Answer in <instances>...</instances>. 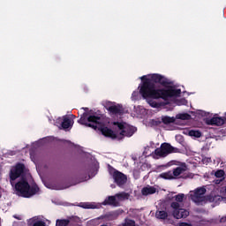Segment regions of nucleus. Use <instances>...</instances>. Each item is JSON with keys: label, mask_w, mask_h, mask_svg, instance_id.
<instances>
[{"label": "nucleus", "mask_w": 226, "mask_h": 226, "mask_svg": "<svg viewBox=\"0 0 226 226\" xmlns=\"http://www.w3.org/2000/svg\"><path fill=\"white\" fill-rule=\"evenodd\" d=\"M153 124L154 126H160V124H162V121H160V120H153Z\"/></svg>", "instance_id": "nucleus-28"}, {"label": "nucleus", "mask_w": 226, "mask_h": 226, "mask_svg": "<svg viewBox=\"0 0 226 226\" xmlns=\"http://www.w3.org/2000/svg\"><path fill=\"white\" fill-rule=\"evenodd\" d=\"M72 126V120L69 117H64L62 122V128L64 130H68Z\"/></svg>", "instance_id": "nucleus-17"}, {"label": "nucleus", "mask_w": 226, "mask_h": 226, "mask_svg": "<svg viewBox=\"0 0 226 226\" xmlns=\"http://www.w3.org/2000/svg\"><path fill=\"white\" fill-rule=\"evenodd\" d=\"M141 193L145 197H147V195H154V193H156V189L154 186L143 187Z\"/></svg>", "instance_id": "nucleus-14"}, {"label": "nucleus", "mask_w": 226, "mask_h": 226, "mask_svg": "<svg viewBox=\"0 0 226 226\" xmlns=\"http://www.w3.org/2000/svg\"><path fill=\"white\" fill-rule=\"evenodd\" d=\"M113 126H117L120 132L118 133V140H123L124 137H132L137 132V128L124 122H113Z\"/></svg>", "instance_id": "nucleus-6"}, {"label": "nucleus", "mask_w": 226, "mask_h": 226, "mask_svg": "<svg viewBox=\"0 0 226 226\" xmlns=\"http://www.w3.org/2000/svg\"><path fill=\"white\" fill-rule=\"evenodd\" d=\"M206 187H199L194 190V193L191 195V199L196 204H200V202H205L206 200Z\"/></svg>", "instance_id": "nucleus-7"}, {"label": "nucleus", "mask_w": 226, "mask_h": 226, "mask_svg": "<svg viewBox=\"0 0 226 226\" xmlns=\"http://www.w3.org/2000/svg\"><path fill=\"white\" fill-rule=\"evenodd\" d=\"M155 216L158 218V220H167V218H169V214L163 210H161L156 211Z\"/></svg>", "instance_id": "nucleus-16"}, {"label": "nucleus", "mask_w": 226, "mask_h": 226, "mask_svg": "<svg viewBox=\"0 0 226 226\" xmlns=\"http://www.w3.org/2000/svg\"><path fill=\"white\" fill-rule=\"evenodd\" d=\"M113 102H106L104 103V108L106 109V110L109 112V109H110V107H113Z\"/></svg>", "instance_id": "nucleus-25"}, {"label": "nucleus", "mask_w": 226, "mask_h": 226, "mask_svg": "<svg viewBox=\"0 0 226 226\" xmlns=\"http://www.w3.org/2000/svg\"><path fill=\"white\" fill-rule=\"evenodd\" d=\"M56 226H77V222L73 217H69L68 219H57Z\"/></svg>", "instance_id": "nucleus-10"}, {"label": "nucleus", "mask_w": 226, "mask_h": 226, "mask_svg": "<svg viewBox=\"0 0 226 226\" xmlns=\"http://www.w3.org/2000/svg\"><path fill=\"white\" fill-rule=\"evenodd\" d=\"M103 115L94 113L93 115H89L87 112H84L80 118L78 120L79 124H83L84 126H87L88 128H93V130H98L104 137H108L109 139H118V132L112 131L107 126H104L102 123Z\"/></svg>", "instance_id": "nucleus-3"}, {"label": "nucleus", "mask_w": 226, "mask_h": 226, "mask_svg": "<svg viewBox=\"0 0 226 226\" xmlns=\"http://www.w3.org/2000/svg\"><path fill=\"white\" fill-rule=\"evenodd\" d=\"M26 172V165L24 163L18 162L12 167L9 172L10 184L14 188V192H18L20 197L29 199L33 195H36L40 192V187L36 185H29L27 177H24Z\"/></svg>", "instance_id": "nucleus-2"}, {"label": "nucleus", "mask_w": 226, "mask_h": 226, "mask_svg": "<svg viewBox=\"0 0 226 226\" xmlns=\"http://www.w3.org/2000/svg\"><path fill=\"white\" fill-rule=\"evenodd\" d=\"M117 196H109L102 202V206H117Z\"/></svg>", "instance_id": "nucleus-13"}, {"label": "nucleus", "mask_w": 226, "mask_h": 226, "mask_svg": "<svg viewBox=\"0 0 226 226\" xmlns=\"http://www.w3.org/2000/svg\"><path fill=\"white\" fill-rule=\"evenodd\" d=\"M142 85L139 94L143 98H152L153 100H164L177 98L181 96V89L172 87V81L162 74H152L150 78L142 76L140 78Z\"/></svg>", "instance_id": "nucleus-1"}, {"label": "nucleus", "mask_w": 226, "mask_h": 226, "mask_svg": "<svg viewBox=\"0 0 226 226\" xmlns=\"http://www.w3.org/2000/svg\"><path fill=\"white\" fill-rule=\"evenodd\" d=\"M189 137H195L196 139H200L202 137V132L200 131L191 130L188 133Z\"/></svg>", "instance_id": "nucleus-19"}, {"label": "nucleus", "mask_w": 226, "mask_h": 226, "mask_svg": "<svg viewBox=\"0 0 226 226\" xmlns=\"http://www.w3.org/2000/svg\"><path fill=\"white\" fill-rule=\"evenodd\" d=\"M172 153H179V148L172 147L170 143H162L160 147L156 148L154 152V158H165Z\"/></svg>", "instance_id": "nucleus-5"}, {"label": "nucleus", "mask_w": 226, "mask_h": 226, "mask_svg": "<svg viewBox=\"0 0 226 226\" xmlns=\"http://www.w3.org/2000/svg\"><path fill=\"white\" fill-rule=\"evenodd\" d=\"M225 221H226V218H225V217H222V218H221V220H220L221 223H223Z\"/></svg>", "instance_id": "nucleus-31"}, {"label": "nucleus", "mask_w": 226, "mask_h": 226, "mask_svg": "<svg viewBox=\"0 0 226 226\" xmlns=\"http://www.w3.org/2000/svg\"><path fill=\"white\" fill-rule=\"evenodd\" d=\"M116 197H117L118 199H130V194L127 192H120L116 194Z\"/></svg>", "instance_id": "nucleus-22"}, {"label": "nucleus", "mask_w": 226, "mask_h": 226, "mask_svg": "<svg viewBox=\"0 0 226 226\" xmlns=\"http://www.w3.org/2000/svg\"><path fill=\"white\" fill-rule=\"evenodd\" d=\"M177 105H186V100L185 99H179L176 101Z\"/></svg>", "instance_id": "nucleus-24"}, {"label": "nucleus", "mask_w": 226, "mask_h": 226, "mask_svg": "<svg viewBox=\"0 0 226 226\" xmlns=\"http://www.w3.org/2000/svg\"><path fill=\"white\" fill-rule=\"evenodd\" d=\"M207 162L209 163V162H211V158H207Z\"/></svg>", "instance_id": "nucleus-32"}, {"label": "nucleus", "mask_w": 226, "mask_h": 226, "mask_svg": "<svg viewBox=\"0 0 226 226\" xmlns=\"http://www.w3.org/2000/svg\"><path fill=\"white\" fill-rule=\"evenodd\" d=\"M191 117L192 116L188 113H182L178 115V119H181L182 121H188Z\"/></svg>", "instance_id": "nucleus-21"}, {"label": "nucleus", "mask_w": 226, "mask_h": 226, "mask_svg": "<svg viewBox=\"0 0 226 226\" xmlns=\"http://www.w3.org/2000/svg\"><path fill=\"white\" fill-rule=\"evenodd\" d=\"M179 226H192V224L188 222H180Z\"/></svg>", "instance_id": "nucleus-29"}, {"label": "nucleus", "mask_w": 226, "mask_h": 226, "mask_svg": "<svg viewBox=\"0 0 226 226\" xmlns=\"http://www.w3.org/2000/svg\"><path fill=\"white\" fill-rule=\"evenodd\" d=\"M226 123V118L222 117H214L209 119L207 124H210L211 126H223Z\"/></svg>", "instance_id": "nucleus-9"}, {"label": "nucleus", "mask_w": 226, "mask_h": 226, "mask_svg": "<svg viewBox=\"0 0 226 226\" xmlns=\"http://www.w3.org/2000/svg\"><path fill=\"white\" fill-rule=\"evenodd\" d=\"M188 168L186 167V164H185L184 166L177 167L173 169V171H172L173 177L176 179V177H179L181 174H185V172H186Z\"/></svg>", "instance_id": "nucleus-12"}, {"label": "nucleus", "mask_w": 226, "mask_h": 226, "mask_svg": "<svg viewBox=\"0 0 226 226\" xmlns=\"http://www.w3.org/2000/svg\"><path fill=\"white\" fill-rule=\"evenodd\" d=\"M33 226H46V224L43 221H37L33 224Z\"/></svg>", "instance_id": "nucleus-26"}, {"label": "nucleus", "mask_w": 226, "mask_h": 226, "mask_svg": "<svg viewBox=\"0 0 226 226\" xmlns=\"http://www.w3.org/2000/svg\"><path fill=\"white\" fill-rule=\"evenodd\" d=\"M83 208L84 209H93L94 207H93V205L85 203L83 206Z\"/></svg>", "instance_id": "nucleus-27"}, {"label": "nucleus", "mask_w": 226, "mask_h": 226, "mask_svg": "<svg viewBox=\"0 0 226 226\" xmlns=\"http://www.w3.org/2000/svg\"><path fill=\"white\" fill-rule=\"evenodd\" d=\"M122 226H136L135 221L132 219L125 218Z\"/></svg>", "instance_id": "nucleus-20"}, {"label": "nucleus", "mask_w": 226, "mask_h": 226, "mask_svg": "<svg viewBox=\"0 0 226 226\" xmlns=\"http://www.w3.org/2000/svg\"><path fill=\"white\" fill-rule=\"evenodd\" d=\"M109 112L113 116H123L124 114V108L121 104L113 105L109 108Z\"/></svg>", "instance_id": "nucleus-11"}, {"label": "nucleus", "mask_w": 226, "mask_h": 226, "mask_svg": "<svg viewBox=\"0 0 226 226\" xmlns=\"http://www.w3.org/2000/svg\"><path fill=\"white\" fill-rule=\"evenodd\" d=\"M112 177L117 186H124V185H126V181H128V177L117 170H114Z\"/></svg>", "instance_id": "nucleus-8"}, {"label": "nucleus", "mask_w": 226, "mask_h": 226, "mask_svg": "<svg viewBox=\"0 0 226 226\" xmlns=\"http://www.w3.org/2000/svg\"><path fill=\"white\" fill-rule=\"evenodd\" d=\"M215 177H223L225 176V171L223 170H219L215 173Z\"/></svg>", "instance_id": "nucleus-23"}, {"label": "nucleus", "mask_w": 226, "mask_h": 226, "mask_svg": "<svg viewBox=\"0 0 226 226\" xmlns=\"http://www.w3.org/2000/svg\"><path fill=\"white\" fill-rule=\"evenodd\" d=\"M160 177H162V179H175L172 171L161 173Z\"/></svg>", "instance_id": "nucleus-18"}, {"label": "nucleus", "mask_w": 226, "mask_h": 226, "mask_svg": "<svg viewBox=\"0 0 226 226\" xmlns=\"http://www.w3.org/2000/svg\"><path fill=\"white\" fill-rule=\"evenodd\" d=\"M175 200L170 203V208L173 209L172 216H174L177 220H181V218H187L190 215V212L188 210L181 207L179 203L185 200V194L179 193L175 196Z\"/></svg>", "instance_id": "nucleus-4"}, {"label": "nucleus", "mask_w": 226, "mask_h": 226, "mask_svg": "<svg viewBox=\"0 0 226 226\" xmlns=\"http://www.w3.org/2000/svg\"><path fill=\"white\" fill-rule=\"evenodd\" d=\"M181 177H182V179H188V177H190V176H188V175H182Z\"/></svg>", "instance_id": "nucleus-30"}, {"label": "nucleus", "mask_w": 226, "mask_h": 226, "mask_svg": "<svg viewBox=\"0 0 226 226\" xmlns=\"http://www.w3.org/2000/svg\"><path fill=\"white\" fill-rule=\"evenodd\" d=\"M162 123L163 124H172V123H176V117L169 116L162 117Z\"/></svg>", "instance_id": "nucleus-15"}]
</instances>
